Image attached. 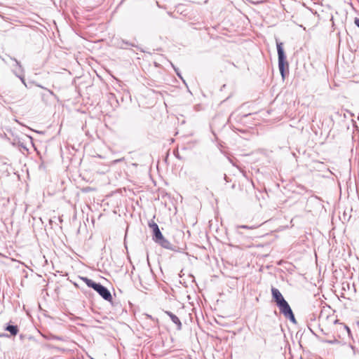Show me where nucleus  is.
I'll return each instance as SVG.
<instances>
[{
    "mask_svg": "<svg viewBox=\"0 0 359 359\" xmlns=\"http://www.w3.org/2000/svg\"><path fill=\"white\" fill-rule=\"evenodd\" d=\"M276 46L278 56V68L283 79H284L285 66L288 67V62L286 61V55L283 50V43L276 41Z\"/></svg>",
    "mask_w": 359,
    "mask_h": 359,
    "instance_id": "nucleus-1",
    "label": "nucleus"
},
{
    "mask_svg": "<svg viewBox=\"0 0 359 359\" xmlns=\"http://www.w3.org/2000/svg\"><path fill=\"white\" fill-rule=\"evenodd\" d=\"M278 307L280 309V312L287 319L291 320L292 323H296V319L293 314V312L286 300L278 304Z\"/></svg>",
    "mask_w": 359,
    "mask_h": 359,
    "instance_id": "nucleus-2",
    "label": "nucleus"
},
{
    "mask_svg": "<svg viewBox=\"0 0 359 359\" xmlns=\"http://www.w3.org/2000/svg\"><path fill=\"white\" fill-rule=\"evenodd\" d=\"M95 291L105 300L107 301H111L112 299L111 294L109 290L103 286L102 285L100 284V285L97 287V290Z\"/></svg>",
    "mask_w": 359,
    "mask_h": 359,
    "instance_id": "nucleus-3",
    "label": "nucleus"
},
{
    "mask_svg": "<svg viewBox=\"0 0 359 359\" xmlns=\"http://www.w3.org/2000/svg\"><path fill=\"white\" fill-rule=\"evenodd\" d=\"M271 294L277 305L285 300L283 297L282 294L280 293V292L276 287H272Z\"/></svg>",
    "mask_w": 359,
    "mask_h": 359,
    "instance_id": "nucleus-4",
    "label": "nucleus"
},
{
    "mask_svg": "<svg viewBox=\"0 0 359 359\" xmlns=\"http://www.w3.org/2000/svg\"><path fill=\"white\" fill-rule=\"evenodd\" d=\"M149 226L153 230V233H154L153 239L154 240V239L161 238V236L163 234L161 233L157 224H156L154 222H152L149 223Z\"/></svg>",
    "mask_w": 359,
    "mask_h": 359,
    "instance_id": "nucleus-5",
    "label": "nucleus"
},
{
    "mask_svg": "<svg viewBox=\"0 0 359 359\" xmlns=\"http://www.w3.org/2000/svg\"><path fill=\"white\" fill-rule=\"evenodd\" d=\"M154 241L164 248H172V244L166 238H165L163 235L161 236V238L154 239Z\"/></svg>",
    "mask_w": 359,
    "mask_h": 359,
    "instance_id": "nucleus-6",
    "label": "nucleus"
},
{
    "mask_svg": "<svg viewBox=\"0 0 359 359\" xmlns=\"http://www.w3.org/2000/svg\"><path fill=\"white\" fill-rule=\"evenodd\" d=\"M165 313L170 318L171 320L177 325V330H182V323L179 318L170 311H165Z\"/></svg>",
    "mask_w": 359,
    "mask_h": 359,
    "instance_id": "nucleus-7",
    "label": "nucleus"
},
{
    "mask_svg": "<svg viewBox=\"0 0 359 359\" xmlns=\"http://www.w3.org/2000/svg\"><path fill=\"white\" fill-rule=\"evenodd\" d=\"M11 60H13L15 62V65L13 66V72L15 75H18L19 74H23L24 69L19 61H18L15 58L9 57Z\"/></svg>",
    "mask_w": 359,
    "mask_h": 359,
    "instance_id": "nucleus-8",
    "label": "nucleus"
},
{
    "mask_svg": "<svg viewBox=\"0 0 359 359\" xmlns=\"http://www.w3.org/2000/svg\"><path fill=\"white\" fill-rule=\"evenodd\" d=\"M82 280L89 287H92L95 290H97V287L100 285V283H97L94 282L93 280L89 279L86 277L82 278Z\"/></svg>",
    "mask_w": 359,
    "mask_h": 359,
    "instance_id": "nucleus-9",
    "label": "nucleus"
},
{
    "mask_svg": "<svg viewBox=\"0 0 359 359\" xmlns=\"http://www.w3.org/2000/svg\"><path fill=\"white\" fill-rule=\"evenodd\" d=\"M6 330L8 331L13 336L16 335L18 332V328L16 325H9L6 327Z\"/></svg>",
    "mask_w": 359,
    "mask_h": 359,
    "instance_id": "nucleus-10",
    "label": "nucleus"
},
{
    "mask_svg": "<svg viewBox=\"0 0 359 359\" xmlns=\"http://www.w3.org/2000/svg\"><path fill=\"white\" fill-rule=\"evenodd\" d=\"M237 228H241V229H254L255 227L253 226H247V225H240V226H238Z\"/></svg>",
    "mask_w": 359,
    "mask_h": 359,
    "instance_id": "nucleus-11",
    "label": "nucleus"
},
{
    "mask_svg": "<svg viewBox=\"0 0 359 359\" xmlns=\"http://www.w3.org/2000/svg\"><path fill=\"white\" fill-rule=\"evenodd\" d=\"M16 76H18V77L20 79V80L22 81V83L25 84V86H26L27 85H26V83H25V79H24L23 76L20 75V74H18V75H16Z\"/></svg>",
    "mask_w": 359,
    "mask_h": 359,
    "instance_id": "nucleus-12",
    "label": "nucleus"
},
{
    "mask_svg": "<svg viewBox=\"0 0 359 359\" xmlns=\"http://www.w3.org/2000/svg\"><path fill=\"white\" fill-rule=\"evenodd\" d=\"M354 22L355 25L359 27V18H355Z\"/></svg>",
    "mask_w": 359,
    "mask_h": 359,
    "instance_id": "nucleus-13",
    "label": "nucleus"
},
{
    "mask_svg": "<svg viewBox=\"0 0 359 359\" xmlns=\"http://www.w3.org/2000/svg\"><path fill=\"white\" fill-rule=\"evenodd\" d=\"M48 92L50 94V95H54L53 92L50 90H48Z\"/></svg>",
    "mask_w": 359,
    "mask_h": 359,
    "instance_id": "nucleus-14",
    "label": "nucleus"
},
{
    "mask_svg": "<svg viewBox=\"0 0 359 359\" xmlns=\"http://www.w3.org/2000/svg\"><path fill=\"white\" fill-rule=\"evenodd\" d=\"M327 342H328V343H330V344L333 343V341H327Z\"/></svg>",
    "mask_w": 359,
    "mask_h": 359,
    "instance_id": "nucleus-15",
    "label": "nucleus"
},
{
    "mask_svg": "<svg viewBox=\"0 0 359 359\" xmlns=\"http://www.w3.org/2000/svg\"><path fill=\"white\" fill-rule=\"evenodd\" d=\"M38 86H39V88H44L43 86H40V85H38Z\"/></svg>",
    "mask_w": 359,
    "mask_h": 359,
    "instance_id": "nucleus-16",
    "label": "nucleus"
},
{
    "mask_svg": "<svg viewBox=\"0 0 359 359\" xmlns=\"http://www.w3.org/2000/svg\"><path fill=\"white\" fill-rule=\"evenodd\" d=\"M175 71H177V69H175ZM176 72L177 74V76H180V74L177 72Z\"/></svg>",
    "mask_w": 359,
    "mask_h": 359,
    "instance_id": "nucleus-17",
    "label": "nucleus"
},
{
    "mask_svg": "<svg viewBox=\"0 0 359 359\" xmlns=\"http://www.w3.org/2000/svg\"><path fill=\"white\" fill-rule=\"evenodd\" d=\"M346 329L348 332L350 331L348 327H346Z\"/></svg>",
    "mask_w": 359,
    "mask_h": 359,
    "instance_id": "nucleus-18",
    "label": "nucleus"
}]
</instances>
